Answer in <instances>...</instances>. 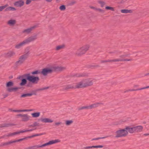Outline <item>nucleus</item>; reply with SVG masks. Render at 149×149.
<instances>
[{
    "instance_id": "nucleus-1",
    "label": "nucleus",
    "mask_w": 149,
    "mask_h": 149,
    "mask_svg": "<svg viewBox=\"0 0 149 149\" xmlns=\"http://www.w3.org/2000/svg\"><path fill=\"white\" fill-rule=\"evenodd\" d=\"M30 74L27 73L24 74L22 76H19L18 77L17 79H20L21 78H26L28 80L29 82L28 83L27 85V86L30 87L31 86V82L33 84H37L39 80L40 79L38 77H35L33 75H30Z\"/></svg>"
},
{
    "instance_id": "nucleus-2",
    "label": "nucleus",
    "mask_w": 149,
    "mask_h": 149,
    "mask_svg": "<svg viewBox=\"0 0 149 149\" xmlns=\"http://www.w3.org/2000/svg\"><path fill=\"white\" fill-rule=\"evenodd\" d=\"M37 38V36L36 35L34 36H31L25 39L21 42L15 45V48L17 49H19L26 44L34 41Z\"/></svg>"
},
{
    "instance_id": "nucleus-3",
    "label": "nucleus",
    "mask_w": 149,
    "mask_h": 149,
    "mask_svg": "<svg viewBox=\"0 0 149 149\" xmlns=\"http://www.w3.org/2000/svg\"><path fill=\"white\" fill-rule=\"evenodd\" d=\"M94 80L91 78H87L83 79L81 81L78 82L79 88H84L92 86L93 84Z\"/></svg>"
},
{
    "instance_id": "nucleus-4",
    "label": "nucleus",
    "mask_w": 149,
    "mask_h": 149,
    "mask_svg": "<svg viewBox=\"0 0 149 149\" xmlns=\"http://www.w3.org/2000/svg\"><path fill=\"white\" fill-rule=\"evenodd\" d=\"M29 54V52H28L26 54L20 56L18 60L15 63V65L16 67H18L23 64L25 61L28 58Z\"/></svg>"
},
{
    "instance_id": "nucleus-5",
    "label": "nucleus",
    "mask_w": 149,
    "mask_h": 149,
    "mask_svg": "<svg viewBox=\"0 0 149 149\" xmlns=\"http://www.w3.org/2000/svg\"><path fill=\"white\" fill-rule=\"evenodd\" d=\"M14 83L11 81L7 82L6 84V87L7 88L6 91L9 93L13 92H15L20 88L18 87H12Z\"/></svg>"
},
{
    "instance_id": "nucleus-6",
    "label": "nucleus",
    "mask_w": 149,
    "mask_h": 149,
    "mask_svg": "<svg viewBox=\"0 0 149 149\" xmlns=\"http://www.w3.org/2000/svg\"><path fill=\"white\" fill-rule=\"evenodd\" d=\"M115 137L116 138L125 137L127 136L128 132L125 128L120 129L115 132Z\"/></svg>"
},
{
    "instance_id": "nucleus-7",
    "label": "nucleus",
    "mask_w": 149,
    "mask_h": 149,
    "mask_svg": "<svg viewBox=\"0 0 149 149\" xmlns=\"http://www.w3.org/2000/svg\"><path fill=\"white\" fill-rule=\"evenodd\" d=\"M128 55L127 54H124L119 56V58H118L113 59V62H123L126 61H131L133 60V59H125V57L128 56Z\"/></svg>"
},
{
    "instance_id": "nucleus-8",
    "label": "nucleus",
    "mask_w": 149,
    "mask_h": 149,
    "mask_svg": "<svg viewBox=\"0 0 149 149\" xmlns=\"http://www.w3.org/2000/svg\"><path fill=\"white\" fill-rule=\"evenodd\" d=\"M79 89L78 82L68 84L64 86L63 90L67 91L69 89Z\"/></svg>"
},
{
    "instance_id": "nucleus-9",
    "label": "nucleus",
    "mask_w": 149,
    "mask_h": 149,
    "mask_svg": "<svg viewBox=\"0 0 149 149\" xmlns=\"http://www.w3.org/2000/svg\"><path fill=\"white\" fill-rule=\"evenodd\" d=\"M36 128L32 129L30 130H21L19 132H15L13 133H9L7 134L8 137L13 136L19 134L21 133H23L25 132L32 131L33 130H36Z\"/></svg>"
},
{
    "instance_id": "nucleus-10",
    "label": "nucleus",
    "mask_w": 149,
    "mask_h": 149,
    "mask_svg": "<svg viewBox=\"0 0 149 149\" xmlns=\"http://www.w3.org/2000/svg\"><path fill=\"white\" fill-rule=\"evenodd\" d=\"M53 72V68H44L41 71V74L44 76H46L48 74H51Z\"/></svg>"
},
{
    "instance_id": "nucleus-11",
    "label": "nucleus",
    "mask_w": 149,
    "mask_h": 149,
    "mask_svg": "<svg viewBox=\"0 0 149 149\" xmlns=\"http://www.w3.org/2000/svg\"><path fill=\"white\" fill-rule=\"evenodd\" d=\"M61 142V141L59 139H56L54 140H52L49 141L48 142L45 143L42 145H39V148H42L46 146L55 144Z\"/></svg>"
},
{
    "instance_id": "nucleus-12",
    "label": "nucleus",
    "mask_w": 149,
    "mask_h": 149,
    "mask_svg": "<svg viewBox=\"0 0 149 149\" xmlns=\"http://www.w3.org/2000/svg\"><path fill=\"white\" fill-rule=\"evenodd\" d=\"M37 27L36 25H34L24 30L22 32V33L26 34H29L31 33L32 31Z\"/></svg>"
},
{
    "instance_id": "nucleus-13",
    "label": "nucleus",
    "mask_w": 149,
    "mask_h": 149,
    "mask_svg": "<svg viewBox=\"0 0 149 149\" xmlns=\"http://www.w3.org/2000/svg\"><path fill=\"white\" fill-rule=\"evenodd\" d=\"M17 116H20L21 119V121L23 122H26L29 121L30 118V116L27 114H19L17 115Z\"/></svg>"
},
{
    "instance_id": "nucleus-14",
    "label": "nucleus",
    "mask_w": 149,
    "mask_h": 149,
    "mask_svg": "<svg viewBox=\"0 0 149 149\" xmlns=\"http://www.w3.org/2000/svg\"><path fill=\"white\" fill-rule=\"evenodd\" d=\"M53 72H62L66 70V68L65 67L56 66L52 67Z\"/></svg>"
},
{
    "instance_id": "nucleus-15",
    "label": "nucleus",
    "mask_w": 149,
    "mask_h": 149,
    "mask_svg": "<svg viewBox=\"0 0 149 149\" xmlns=\"http://www.w3.org/2000/svg\"><path fill=\"white\" fill-rule=\"evenodd\" d=\"M103 103L102 102L94 103L88 106V109H91L98 107L99 106L103 105Z\"/></svg>"
},
{
    "instance_id": "nucleus-16",
    "label": "nucleus",
    "mask_w": 149,
    "mask_h": 149,
    "mask_svg": "<svg viewBox=\"0 0 149 149\" xmlns=\"http://www.w3.org/2000/svg\"><path fill=\"white\" fill-rule=\"evenodd\" d=\"M15 55V52L13 51H9L8 52L5 53L4 54V55L6 58H10L14 56Z\"/></svg>"
},
{
    "instance_id": "nucleus-17",
    "label": "nucleus",
    "mask_w": 149,
    "mask_h": 149,
    "mask_svg": "<svg viewBox=\"0 0 149 149\" xmlns=\"http://www.w3.org/2000/svg\"><path fill=\"white\" fill-rule=\"evenodd\" d=\"M24 4V1L22 0L16 1L14 3V5L17 7H21Z\"/></svg>"
},
{
    "instance_id": "nucleus-18",
    "label": "nucleus",
    "mask_w": 149,
    "mask_h": 149,
    "mask_svg": "<svg viewBox=\"0 0 149 149\" xmlns=\"http://www.w3.org/2000/svg\"><path fill=\"white\" fill-rule=\"evenodd\" d=\"M135 133H138L143 131V127L141 125H139L134 127Z\"/></svg>"
},
{
    "instance_id": "nucleus-19",
    "label": "nucleus",
    "mask_w": 149,
    "mask_h": 149,
    "mask_svg": "<svg viewBox=\"0 0 149 149\" xmlns=\"http://www.w3.org/2000/svg\"><path fill=\"white\" fill-rule=\"evenodd\" d=\"M125 130L127 132L128 134V132L130 134H133L135 133L134 128V127H131L130 126H127L125 128Z\"/></svg>"
},
{
    "instance_id": "nucleus-20",
    "label": "nucleus",
    "mask_w": 149,
    "mask_h": 149,
    "mask_svg": "<svg viewBox=\"0 0 149 149\" xmlns=\"http://www.w3.org/2000/svg\"><path fill=\"white\" fill-rule=\"evenodd\" d=\"M74 54L75 56L78 57L81 56L83 55L80 47L77 49Z\"/></svg>"
},
{
    "instance_id": "nucleus-21",
    "label": "nucleus",
    "mask_w": 149,
    "mask_h": 149,
    "mask_svg": "<svg viewBox=\"0 0 149 149\" xmlns=\"http://www.w3.org/2000/svg\"><path fill=\"white\" fill-rule=\"evenodd\" d=\"M40 120L43 123H52L53 122V120L49 118H41Z\"/></svg>"
},
{
    "instance_id": "nucleus-22",
    "label": "nucleus",
    "mask_w": 149,
    "mask_h": 149,
    "mask_svg": "<svg viewBox=\"0 0 149 149\" xmlns=\"http://www.w3.org/2000/svg\"><path fill=\"white\" fill-rule=\"evenodd\" d=\"M103 147V146L102 145H99L97 146H87L86 147H84V148H83V149H90L92 148H102Z\"/></svg>"
},
{
    "instance_id": "nucleus-23",
    "label": "nucleus",
    "mask_w": 149,
    "mask_h": 149,
    "mask_svg": "<svg viewBox=\"0 0 149 149\" xmlns=\"http://www.w3.org/2000/svg\"><path fill=\"white\" fill-rule=\"evenodd\" d=\"M14 143L13 141H10L2 143L0 144V147L8 146Z\"/></svg>"
},
{
    "instance_id": "nucleus-24",
    "label": "nucleus",
    "mask_w": 149,
    "mask_h": 149,
    "mask_svg": "<svg viewBox=\"0 0 149 149\" xmlns=\"http://www.w3.org/2000/svg\"><path fill=\"white\" fill-rule=\"evenodd\" d=\"M15 125L13 123H3L0 125V128L3 127H8L12 126Z\"/></svg>"
},
{
    "instance_id": "nucleus-25",
    "label": "nucleus",
    "mask_w": 149,
    "mask_h": 149,
    "mask_svg": "<svg viewBox=\"0 0 149 149\" xmlns=\"http://www.w3.org/2000/svg\"><path fill=\"white\" fill-rule=\"evenodd\" d=\"M73 122L72 119L66 120L65 121V124L66 126H70L73 124Z\"/></svg>"
},
{
    "instance_id": "nucleus-26",
    "label": "nucleus",
    "mask_w": 149,
    "mask_h": 149,
    "mask_svg": "<svg viewBox=\"0 0 149 149\" xmlns=\"http://www.w3.org/2000/svg\"><path fill=\"white\" fill-rule=\"evenodd\" d=\"M65 45L63 44L56 46L55 48V50L56 51H59L65 48Z\"/></svg>"
},
{
    "instance_id": "nucleus-27",
    "label": "nucleus",
    "mask_w": 149,
    "mask_h": 149,
    "mask_svg": "<svg viewBox=\"0 0 149 149\" xmlns=\"http://www.w3.org/2000/svg\"><path fill=\"white\" fill-rule=\"evenodd\" d=\"M149 88V86H146V87L142 88H140L136 89H129V90H127L126 91H125V93L126 92H128V91H138V90H143V89L148 88Z\"/></svg>"
},
{
    "instance_id": "nucleus-28",
    "label": "nucleus",
    "mask_w": 149,
    "mask_h": 149,
    "mask_svg": "<svg viewBox=\"0 0 149 149\" xmlns=\"http://www.w3.org/2000/svg\"><path fill=\"white\" fill-rule=\"evenodd\" d=\"M86 52L88 51L90 47V45L89 44H85L81 47Z\"/></svg>"
},
{
    "instance_id": "nucleus-29",
    "label": "nucleus",
    "mask_w": 149,
    "mask_h": 149,
    "mask_svg": "<svg viewBox=\"0 0 149 149\" xmlns=\"http://www.w3.org/2000/svg\"><path fill=\"white\" fill-rule=\"evenodd\" d=\"M36 95L35 93H28L26 94H24L21 95L20 97L21 98L25 97H30L31 96L33 95Z\"/></svg>"
},
{
    "instance_id": "nucleus-30",
    "label": "nucleus",
    "mask_w": 149,
    "mask_h": 149,
    "mask_svg": "<svg viewBox=\"0 0 149 149\" xmlns=\"http://www.w3.org/2000/svg\"><path fill=\"white\" fill-rule=\"evenodd\" d=\"M27 79L26 78H23L21 80V82L20 84L21 86H23L25 85L27 82Z\"/></svg>"
},
{
    "instance_id": "nucleus-31",
    "label": "nucleus",
    "mask_w": 149,
    "mask_h": 149,
    "mask_svg": "<svg viewBox=\"0 0 149 149\" xmlns=\"http://www.w3.org/2000/svg\"><path fill=\"white\" fill-rule=\"evenodd\" d=\"M31 115L33 118H37L40 116V112H37L33 113L31 114Z\"/></svg>"
},
{
    "instance_id": "nucleus-32",
    "label": "nucleus",
    "mask_w": 149,
    "mask_h": 149,
    "mask_svg": "<svg viewBox=\"0 0 149 149\" xmlns=\"http://www.w3.org/2000/svg\"><path fill=\"white\" fill-rule=\"evenodd\" d=\"M33 110L32 109H30V110H13V111L14 112H26V111H31Z\"/></svg>"
},
{
    "instance_id": "nucleus-33",
    "label": "nucleus",
    "mask_w": 149,
    "mask_h": 149,
    "mask_svg": "<svg viewBox=\"0 0 149 149\" xmlns=\"http://www.w3.org/2000/svg\"><path fill=\"white\" fill-rule=\"evenodd\" d=\"M120 11L121 13H132V10L127 9H122Z\"/></svg>"
},
{
    "instance_id": "nucleus-34",
    "label": "nucleus",
    "mask_w": 149,
    "mask_h": 149,
    "mask_svg": "<svg viewBox=\"0 0 149 149\" xmlns=\"http://www.w3.org/2000/svg\"><path fill=\"white\" fill-rule=\"evenodd\" d=\"M125 122V121H123L122 120H120L114 122L113 125H114L117 126L121 125Z\"/></svg>"
},
{
    "instance_id": "nucleus-35",
    "label": "nucleus",
    "mask_w": 149,
    "mask_h": 149,
    "mask_svg": "<svg viewBox=\"0 0 149 149\" xmlns=\"http://www.w3.org/2000/svg\"><path fill=\"white\" fill-rule=\"evenodd\" d=\"M31 74L33 75L41 74V71L38 70H35L31 72Z\"/></svg>"
},
{
    "instance_id": "nucleus-36",
    "label": "nucleus",
    "mask_w": 149,
    "mask_h": 149,
    "mask_svg": "<svg viewBox=\"0 0 149 149\" xmlns=\"http://www.w3.org/2000/svg\"><path fill=\"white\" fill-rule=\"evenodd\" d=\"M76 76L77 77H83L88 76L87 74H86V73H84L77 74H76Z\"/></svg>"
},
{
    "instance_id": "nucleus-37",
    "label": "nucleus",
    "mask_w": 149,
    "mask_h": 149,
    "mask_svg": "<svg viewBox=\"0 0 149 149\" xmlns=\"http://www.w3.org/2000/svg\"><path fill=\"white\" fill-rule=\"evenodd\" d=\"M38 145L29 147L24 148V149H37L38 148Z\"/></svg>"
},
{
    "instance_id": "nucleus-38",
    "label": "nucleus",
    "mask_w": 149,
    "mask_h": 149,
    "mask_svg": "<svg viewBox=\"0 0 149 149\" xmlns=\"http://www.w3.org/2000/svg\"><path fill=\"white\" fill-rule=\"evenodd\" d=\"M15 22L16 21L15 20H10L8 22V24L10 25L11 26L14 24L15 23Z\"/></svg>"
},
{
    "instance_id": "nucleus-39",
    "label": "nucleus",
    "mask_w": 149,
    "mask_h": 149,
    "mask_svg": "<svg viewBox=\"0 0 149 149\" xmlns=\"http://www.w3.org/2000/svg\"><path fill=\"white\" fill-rule=\"evenodd\" d=\"M98 2L99 4L100 5V6L102 8H103L106 4L105 2L102 1H98Z\"/></svg>"
},
{
    "instance_id": "nucleus-40",
    "label": "nucleus",
    "mask_w": 149,
    "mask_h": 149,
    "mask_svg": "<svg viewBox=\"0 0 149 149\" xmlns=\"http://www.w3.org/2000/svg\"><path fill=\"white\" fill-rule=\"evenodd\" d=\"M107 62H109V63H113V59L112 60H109L108 59V60H101V63H105Z\"/></svg>"
},
{
    "instance_id": "nucleus-41",
    "label": "nucleus",
    "mask_w": 149,
    "mask_h": 149,
    "mask_svg": "<svg viewBox=\"0 0 149 149\" xmlns=\"http://www.w3.org/2000/svg\"><path fill=\"white\" fill-rule=\"evenodd\" d=\"M96 11H97L98 13L102 14H104L105 12V11L102 9L97 8Z\"/></svg>"
},
{
    "instance_id": "nucleus-42",
    "label": "nucleus",
    "mask_w": 149,
    "mask_h": 149,
    "mask_svg": "<svg viewBox=\"0 0 149 149\" xmlns=\"http://www.w3.org/2000/svg\"><path fill=\"white\" fill-rule=\"evenodd\" d=\"M6 11H9V10H16V9L14 7H9L7 8L6 9Z\"/></svg>"
},
{
    "instance_id": "nucleus-43",
    "label": "nucleus",
    "mask_w": 149,
    "mask_h": 149,
    "mask_svg": "<svg viewBox=\"0 0 149 149\" xmlns=\"http://www.w3.org/2000/svg\"><path fill=\"white\" fill-rule=\"evenodd\" d=\"M84 109H88V106L81 107L78 108V110H82Z\"/></svg>"
},
{
    "instance_id": "nucleus-44",
    "label": "nucleus",
    "mask_w": 149,
    "mask_h": 149,
    "mask_svg": "<svg viewBox=\"0 0 149 149\" xmlns=\"http://www.w3.org/2000/svg\"><path fill=\"white\" fill-rule=\"evenodd\" d=\"M119 52L117 50H115L112 52H109V54H118Z\"/></svg>"
},
{
    "instance_id": "nucleus-45",
    "label": "nucleus",
    "mask_w": 149,
    "mask_h": 149,
    "mask_svg": "<svg viewBox=\"0 0 149 149\" xmlns=\"http://www.w3.org/2000/svg\"><path fill=\"white\" fill-rule=\"evenodd\" d=\"M38 125V123L36 122H34L33 124L29 125L30 127H34Z\"/></svg>"
},
{
    "instance_id": "nucleus-46",
    "label": "nucleus",
    "mask_w": 149,
    "mask_h": 149,
    "mask_svg": "<svg viewBox=\"0 0 149 149\" xmlns=\"http://www.w3.org/2000/svg\"><path fill=\"white\" fill-rule=\"evenodd\" d=\"M59 9L61 10V11H63L65 10L66 9V7L64 5H62L59 8Z\"/></svg>"
},
{
    "instance_id": "nucleus-47",
    "label": "nucleus",
    "mask_w": 149,
    "mask_h": 149,
    "mask_svg": "<svg viewBox=\"0 0 149 149\" xmlns=\"http://www.w3.org/2000/svg\"><path fill=\"white\" fill-rule=\"evenodd\" d=\"M105 9L107 10H109L113 11H114V8L112 7L107 6L105 7Z\"/></svg>"
},
{
    "instance_id": "nucleus-48",
    "label": "nucleus",
    "mask_w": 149,
    "mask_h": 149,
    "mask_svg": "<svg viewBox=\"0 0 149 149\" xmlns=\"http://www.w3.org/2000/svg\"><path fill=\"white\" fill-rule=\"evenodd\" d=\"M7 6V5H6L4 6H0V11H2L3 9L6 8Z\"/></svg>"
},
{
    "instance_id": "nucleus-49",
    "label": "nucleus",
    "mask_w": 149,
    "mask_h": 149,
    "mask_svg": "<svg viewBox=\"0 0 149 149\" xmlns=\"http://www.w3.org/2000/svg\"><path fill=\"white\" fill-rule=\"evenodd\" d=\"M63 124V123H62V122H58L55 123V125L58 126Z\"/></svg>"
},
{
    "instance_id": "nucleus-50",
    "label": "nucleus",
    "mask_w": 149,
    "mask_h": 149,
    "mask_svg": "<svg viewBox=\"0 0 149 149\" xmlns=\"http://www.w3.org/2000/svg\"><path fill=\"white\" fill-rule=\"evenodd\" d=\"M42 134H36L32 135L31 136H29L28 137V138H32V137H33L36 136H39L42 135Z\"/></svg>"
},
{
    "instance_id": "nucleus-51",
    "label": "nucleus",
    "mask_w": 149,
    "mask_h": 149,
    "mask_svg": "<svg viewBox=\"0 0 149 149\" xmlns=\"http://www.w3.org/2000/svg\"><path fill=\"white\" fill-rule=\"evenodd\" d=\"M106 137H98L97 138H96L93 139H92V141L95 140H98L101 139H104L106 138Z\"/></svg>"
},
{
    "instance_id": "nucleus-52",
    "label": "nucleus",
    "mask_w": 149,
    "mask_h": 149,
    "mask_svg": "<svg viewBox=\"0 0 149 149\" xmlns=\"http://www.w3.org/2000/svg\"><path fill=\"white\" fill-rule=\"evenodd\" d=\"M91 67H93V68H96L100 67V65H99L97 64L94 65H92Z\"/></svg>"
},
{
    "instance_id": "nucleus-53",
    "label": "nucleus",
    "mask_w": 149,
    "mask_h": 149,
    "mask_svg": "<svg viewBox=\"0 0 149 149\" xmlns=\"http://www.w3.org/2000/svg\"><path fill=\"white\" fill-rule=\"evenodd\" d=\"M26 138L21 139H19L18 140L13 141L14 142V143H15V142H18L20 141H23Z\"/></svg>"
},
{
    "instance_id": "nucleus-54",
    "label": "nucleus",
    "mask_w": 149,
    "mask_h": 149,
    "mask_svg": "<svg viewBox=\"0 0 149 149\" xmlns=\"http://www.w3.org/2000/svg\"><path fill=\"white\" fill-rule=\"evenodd\" d=\"M32 0H26V5H29L30 4Z\"/></svg>"
},
{
    "instance_id": "nucleus-55",
    "label": "nucleus",
    "mask_w": 149,
    "mask_h": 149,
    "mask_svg": "<svg viewBox=\"0 0 149 149\" xmlns=\"http://www.w3.org/2000/svg\"><path fill=\"white\" fill-rule=\"evenodd\" d=\"M80 48L81 51L82 52V53L83 55L86 52L85 50H84L81 47H80Z\"/></svg>"
},
{
    "instance_id": "nucleus-56",
    "label": "nucleus",
    "mask_w": 149,
    "mask_h": 149,
    "mask_svg": "<svg viewBox=\"0 0 149 149\" xmlns=\"http://www.w3.org/2000/svg\"><path fill=\"white\" fill-rule=\"evenodd\" d=\"M80 48L81 51L82 52V53L83 55L86 52L85 50H84L81 47H80Z\"/></svg>"
},
{
    "instance_id": "nucleus-57",
    "label": "nucleus",
    "mask_w": 149,
    "mask_h": 149,
    "mask_svg": "<svg viewBox=\"0 0 149 149\" xmlns=\"http://www.w3.org/2000/svg\"><path fill=\"white\" fill-rule=\"evenodd\" d=\"M6 137H8L7 134H5L3 136H0V139H3V138H4Z\"/></svg>"
},
{
    "instance_id": "nucleus-58",
    "label": "nucleus",
    "mask_w": 149,
    "mask_h": 149,
    "mask_svg": "<svg viewBox=\"0 0 149 149\" xmlns=\"http://www.w3.org/2000/svg\"><path fill=\"white\" fill-rule=\"evenodd\" d=\"M89 7L95 10H96H96L97 8H95V7L93 6H90Z\"/></svg>"
},
{
    "instance_id": "nucleus-59",
    "label": "nucleus",
    "mask_w": 149,
    "mask_h": 149,
    "mask_svg": "<svg viewBox=\"0 0 149 149\" xmlns=\"http://www.w3.org/2000/svg\"><path fill=\"white\" fill-rule=\"evenodd\" d=\"M45 90V89H44V88H40V89H38L36 90V91H42V90Z\"/></svg>"
},
{
    "instance_id": "nucleus-60",
    "label": "nucleus",
    "mask_w": 149,
    "mask_h": 149,
    "mask_svg": "<svg viewBox=\"0 0 149 149\" xmlns=\"http://www.w3.org/2000/svg\"><path fill=\"white\" fill-rule=\"evenodd\" d=\"M3 96L4 97V98H5L8 96V95L7 94L3 95Z\"/></svg>"
},
{
    "instance_id": "nucleus-61",
    "label": "nucleus",
    "mask_w": 149,
    "mask_h": 149,
    "mask_svg": "<svg viewBox=\"0 0 149 149\" xmlns=\"http://www.w3.org/2000/svg\"><path fill=\"white\" fill-rule=\"evenodd\" d=\"M47 2H51L52 0H45Z\"/></svg>"
},
{
    "instance_id": "nucleus-62",
    "label": "nucleus",
    "mask_w": 149,
    "mask_h": 149,
    "mask_svg": "<svg viewBox=\"0 0 149 149\" xmlns=\"http://www.w3.org/2000/svg\"><path fill=\"white\" fill-rule=\"evenodd\" d=\"M143 135L145 136H147L149 135V133L144 134H143Z\"/></svg>"
},
{
    "instance_id": "nucleus-63",
    "label": "nucleus",
    "mask_w": 149,
    "mask_h": 149,
    "mask_svg": "<svg viewBox=\"0 0 149 149\" xmlns=\"http://www.w3.org/2000/svg\"><path fill=\"white\" fill-rule=\"evenodd\" d=\"M56 1L57 3H59L61 1V0H56Z\"/></svg>"
},
{
    "instance_id": "nucleus-64",
    "label": "nucleus",
    "mask_w": 149,
    "mask_h": 149,
    "mask_svg": "<svg viewBox=\"0 0 149 149\" xmlns=\"http://www.w3.org/2000/svg\"><path fill=\"white\" fill-rule=\"evenodd\" d=\"M49 88V87H45V88H44L45 89H45H47Z\"/></svg>"
}]
</instances>
